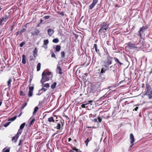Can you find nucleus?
I'll use <instances>...</instances> for the list:
<instances>
[{
  "mask_svg": "<svg viewBox=\"0 0 152 152\" xmlns=\"http://www.w3.org/2000/svg\"><path fill=\"white\" fill-rule=\"evenodd\" d=\"M64 116H65L66 118L67 119H69V118L68 116L67 115H64Z\"/></svg>",
  "mask_w": 152,
  "mask_h": 152,
  "instance_id": "obj_58",
  "label": "nucleus"
},
{
  "mask_svg": "<svg viewBox=\"0 0 152 152\" xmlns=\"http://www.w3.org/2000/svg\"><path fill=\"white\" fill-rule=\"evenodd\" d=\"M41 90L44 91H45L46 90V89H45V88H42L41 89Z\"/></svg>",
  "mask_w": 152,
  "mask_h": 152,
  "instance_id": "obj_57",
  "label": "nucleus"
},
{
  "mask_svg": "<svg viewBox=\"0 0 152 152\" xmlns=\"http://www.w3.org/2000/svg\"><path fill=\"white\" fill-rule=\"evenodd\" d=\"M138 109V107H136L135 108H134V110H134L135 111H137V109Z\"/></svg>",
  "mask_w": 152,
  "mask_h": 152,
  "instance_id": "obj_54",
  "label": "nucleus"
},
{
  "mask_svg": "<svg viewBox=\"0 0 152 152\" xmlns=\"http://www.w3.org/2000/svg\"><path fill=\"white\" fill-rule=\"evenodd\" d=\"M109 24L107 22H104L100 25V28L98 32L99 35H101L102 33H105L109 29Z\"/></svg>",
  "mask_w": 152,
  "mask_h": 152,
  "instance_id": "obj_2",
  "label": "nucleus"
},
{
  "mask_svg": "<svg viewBox=\"0 0 152 152\" xmlns=\"http://www.w3.org/2000/svg\"><path fill=\"white\" fill-rule=\"evenodd\" d=\"M55 49L56 52H58L60 50L61 46L59 45H57Z\"/></svg>",
  "mask_w": 152,
  "mask_h": 152,
  "instance_id": "obj_24",
  "label": "nucleus"
},
{
  "mask_svg": "<svg viewBox=\"0 0 152 152\" xmlns=\"http://www.w3.org/2000/svg\"><path fill=\"white\" fill-rule=\"evenodd\" d=\"M94 6L95 5L92 3V4L89 6V9L90 10L92 9Z\"/></svg>",
  "mask_w": 152,
  "mask_h": 152,
  "instance_id": "obj_42",
  "label": "nucleus"
},
{
  "mask_svg": "<svg viewBox=\"0 0 152 152\" xmlns=\"http://www.w3.org/2000/svg\"><path fill=\"white\" fill-rule=\"evenodd\" d=\"M16 34L17 35H18L19 34H20L19 33V31L17 32L16 33Z\"/></svg>",
  "mask_w": 152,
  "mask_h": 152,
  "instance_id": "obj_62",
  "label": "nucleus"
},
{
  "mask_svg": "<svg viewBox=\"0 0 152 152\" xmlns=\"http://www.w3.org/2000/svg\"><path fill=\"white\" fill-rule=\"evenodd\" d=\"M53 77V74L51 72H43L42 74V78L41 82L42 84L45 81H48Z\"/></svg>",
  "mask_w": 152,
  "mask_h": 152,
  "instance_id": "obj_1",
  "label": "nucleus"
},
{
  "mask_svg": "<svg viewBox=\"0 0 152 152\" xmlns=\"http://www.w3.org/2000/svg\"><path fill=\"white\" fill-rule=\"evenodd\" d=\"M130 143L132 144L131 146L132 147L134 145V144L133 143L134 141V136L132 133H131L130 134Z\"/></svg>",
  "mask_w": 152,
  "mask_h": 152,
  "instance_id": "obj_9",
  "label": "nucleus"
},
{
  "mask_svg": "<svg viewBox=\"0 0 152 152\" xmlns=\"http://www.w3.org/2000/svg\"><path fill=\"white\" fill-rule=\"evenodd\" d=\"M51 56L52 57L55 58V55L54 54V53H53L52 54H51Z\"/></svg>",
  "mask_w": 152,
  "mask_h": 152,
  "instance_id": "obj_52",
  "label": "nucleus"
},
{
  "mask_svg": "<svg viewBox=\"0 0 152 152\" xmlns=\"http://www.w3.org/2000/svg\"><path fill=\"white\" fill-rule=\"evenodd\" d=\"M109 70V68H106L105 67H103L101 70V73H105L106 71Z\"/></svg>",
  "mask_w": 152,
  "mask_h": 152,
  "instance_id": "obj_21",
  "label": "nucleus"
},
{
  "mask_svg": "<svg viewBox=\"0 0 152 152\" xmlns=\"http://www.w3.org/2000/svg\"><path fill=\"white\" fill-rule=\"evenodd\" d=\"M11 123V122H7V123H6L4 125V126L5 127H7V126H8L9 124H10V123Z\"/></svg>",
  "mask_w": 152,
  "mask_h": 152,
  "instance_id": "obj_45",
  "label": "nucleus"
},
{
  "mask_svg": "<svg viewBox=\"0 0 152 152\" xmlns=\"http://www.w3.org/2000/svg\"><path fill=\"white\" fill-rule=\"evenodd\" d=\"M10 148H7V147H6L4 148L2 150L3 152H10Z\"/></svg>",
  "mask_w": 152,
  "mask_h": 152,
  "instance_id": "obj_20",
  "label": "nucleus"
},
{
  "mask_svg": "<svg viewBox=\"0 0 152 152\" xmlns=\"http://www.w3.org/2000/svg\"><path fill=\"white\" fill-rule=\"evenodd\" d=\"M43 85V86L44 87H46L47 88H48L49 87V84L48 83H46L45 84H43L42 83Z\"/></svg>",
  "mask_w": 152,
  "mask_h": 152,
  "instance_id": "obj_39",
  "label": "nucleus"
},
{
  "mask_svg": "<svg viewBox=\"0 0 152 152\" xmlns=\"http://www.w3.org/2000/svg\"><path fill=\"white\" fill-rule=\"evenodd\" d=\"M9 18V15H6L5 17H2L0 18V25H2V22H6Z\"/></svg>",
  "mask_w": 152,
  "mask_h": 152,
  "instance_id": "obj_7",
  "label": "nucleus"
},
{
  "mask_svg": "<svg viewBox=\"0 0 152 152\" xmlns=\"http://www.w3.org/2000/svg\"><path fill=\"white\" fill-rule=\"evenodd\" d=\"M14 24H13L11 26V27H10L11 31H12L13 30V28H14Z\"/></svg>",
  "mask_w": 152,
  "mask_h": 152,
  "instance_id": "obj_50",
  "label": "nucleus"
},
{
  "mask_svg": "<svg viewBox=\"0 0 152 152\" xmlns=\"http://www.w3.org/2000/svg\"><path fill=\"white\" fill-rule=\"evenodd\" d=\"M72 148L73 150H75L76 148L74 146Z\"/></svg>",
  "mask_w": 152,
  "mask_h": 152,
  "instance_id": "obj_56",
  "label": "nucleus"
},
{
  "mask_svg": "<svg viewBox=\"0 0 152 152\" xmlns=\"http://www.w3.org/2000/svg\"><path fill=\"white\" fill-rule=\"evenodd\" d=\"M94 48H95L96 52L97 53H99V50L97 49V45L96 44H95L94 45Z\"/></svg>",
  "mask_w": 152,
  "mask_h": 152,
  "instance_id": "obj_23",
  "label": "nucleus"
},
{
  "mask_svg": "<svg viewBox=\"0 0 152 152\" xmlns=\"http://www.w3.org/2000/svg\"><path fill=\"white\" fill-rule=\"evenodd\" d=\"M126 45H127L129 48L130 49L135 48H138L136 46V45L130 42H129L126 43Z\"/></svg>",
  "mask_w": 152,
  "mask_h": 152,
  "instance_id": "obj_8",
  "label": "nucleus"
},
{
  "mask_svg": "<svg viewBox=\"0 0 152 152\" xmlns=\"http://www.w3.org/2000/svg\"><path fill=\"white\" fill-rule=\"evenodd\" d=\"M12 80L11 79H10L7 82V86L9 87L11 86L10 84Z\"/></svg>",
  "mask_w": 152,
  "mask_h": 152,
  "instance_id": "obj_35",
  "label": "nucleus"
},
{
  "mask_svg": "<svg viewBox=\"0 0 152 152\" xmlns=\"http://www.w3.org/2000/svg\"><path fill=\"white\" fill-rule=\"evenodd\" d=\"M43 22V20L42 19H41L40 20V22L39 23L40 24V23H42Z\"/></svg>",
  "mask_w": 152,
  "mask_h": 152,
  "instance_id": "obj_59",
  "label": "nucleus"
},
{
  "mask_svg": "<svg viewBox=\"0 0 152 152\" xmlns=\"http://www.w3.org/2000/svg\"><path fill=\"white\" fill-rule=\"evenodd\" d=\"M146 92H148V91H151V88L150 86L149 85V84L147 83L146 84Z\"/></svg>",
  "mask_w": 152,
  "mask_h": 152,
  "instance_id": "obj_13",
  "label": "nucleus"
},
{
  "mask_svg": "<svg viewBox=\"0 0 152 152\" xmlns=\"http://www.w3.org/2000/svg\"><path fill=\"white\" fill-rule=\"evenodd\" d=\"M71 140H72V139H71V138H68V141L69 142H70Z\"/></svg>",
  "mask_w": 152,
  "mask_h": 152,
  "instance_id": "obj_61",
  "label": "nucleus"
},
{
  "mask_svg": "<svg viewBox=\"0 0 152 152\" xmlns=\"http://www.w3.org/2000/svg\"><path fill=\"white\" fill-rule=\"evenodd\" d=\"M48 121L50 123L55 122V120L53 118V117L52 116L49 118H48Z\"/></svg>",
  "mask_w": 152,
  "mask_h": 152,
  "instance_id": "obj_18",
  "label": "nucleus"
},
{
  "mask_svg": "<svg viewBox=\"0 0 152 152\" xmlns=\"http://www.w3.org/2000/svg\"><path fill=\"white\" fill-rule=\"evenodd\" d=\"M98 121L99 123H101L102 121V119L100 117H98Z\"/></svg>",
  "mask_w": 152,
  "mask_h": 152,
  "instance_id": "obj_48",
  "label": "nucleus"
},
{
  "mask_svg": "<svg viewBox=\"0 0 152 152\" xmlns=\"http://www.w3.org/2000/svg\"><path fill=\"white\" fill-rule=\"evenodd\" d=\"M49 43V41L48 39H46L44 40V45H47Z\"/></svg>",
  "mask_w": 152,
  "mask_h": 152,
  "instance_id": "obj_34",
  "label": "nucleus"
},
{
  "mask_svg": "<svg viewBox=\"0 0 152 152\" xmlns=\"http://www.w3.org/2000/svg\"><path fill=\"white\" fill-rule=\"evenodd\" d=\"M20 130V129L19 130L18 132H17V134L16 135L17 136V138H18L19 135L21 134V132L19 131Z\"/></svg>",
  "mask_w": 152,
  "mask_h": 152,
  "instance_id": "obj_38",
  "label": "nucleus"
},
{
  "mask_svg": "<svg viewBox=\"0 0 152 152\" xmlns=\"http://www.w3.org/2000/svg\"><path fill=\"white\" fill-rule=\"evenodd\" d=\"M113 58L110 56L107 57L106 59L103 61V66L105 68H109L110 65L112 63Z\"/></svg>",
  "mask_w": 152,
  "mask_h": 152,
  "instance_id": "obj_3",
  "label": "nucleus"
},
{
  "mask_svg": "<svg viewBox=\"0 0 152 152\" xmlns=\"http://www.w3.org/2000/svg\"><path fill=\"white\" fill-rule=\"evenodd\" d=\"M50 18V16L49 15L46 16L44 17V18L45 20H46L49 19Z\"/></svg>",
  "mask_w": 152,
  "mask_h": 152,
  "instance_id": "obj_46",
  "label": "nucleus"
},
{
  "mask_svg": "<svg viewBox=\"0 0 152 152\" xmlns=\"http://www.w3.org/2000/svg\"><path fill=\"white\" fill-rule=\"evenodd\" d=\"M59 14L62 15V16H64V13L63 12H61L59 13Z\"/></svg>",
  "mask_w": 152,
  "mask_h": 152,
  "instance_id": "obj_51",
  "label": "nucleus"
},
{
  "mask_svg": "<svg viewBox=\"0 0 152 152\" xmlns=\"http://www.w3.org/2000/svg\"><path fill=\"white\" fill-rule=\"evenodd\" d=\"M98 1V0H93L92 4L95 6L96 4L97 3Z\"/></svg>",
  "mask_w": 152,
  "mask_h": 152,
  "instance_id": "obj_41",
  "label": "nucleus"
},
{
  "mask_svg": "<svg viewBox=\"0 0 152 152\" xmlns=\"http://www.w3.org/2000/svg\"><path fill=\"white\" fill-rule=\"evenodd\" d=\"M41 68V64L39 63L38 64L37 66V71H38Z\"/></svg>",
  "mask_w": 152,
  "mask_h": 152,
  "instance_id": "obj_27",
  "label": "nucleus"
},
{
  "mask_svg": "<svg viewBox=\"0 0 152 152\" xmlns=\"http://www.w3.org/2000/svg\"><path fill=\"white\" fill-rule=\"evenodd\" d=\"M61 57L62 58H64L65 56V53L64 51L61 52Z\"/></svg>",
  "mask_w": 152,
  "mask_h": 152,
  "instance_id": "obj_36",
  "label": "nucleus"
},
{
  "mask_svg": "<svg viewBox=\"0 0 152 152\" xmlns=\"http://www.w3.org/2000/svg\"><path fill=\"white\" fill-rule=\"evenodd\" d=\"M76 152L79 151L78 149L76 148L75 150Z\"/></svg>",
  "mask_w": 152,
  "mask_h": 152,
  "instance_id": "obj_64",
  "label": "nucleus"
},
{
  "mask_svg": "<svg viewBox=\"0 0 152 152\" xmlns=\"http://www.w3.org/2000/svg\"><path fill=\"white\" fill-rule=\"evenodd\" d=\"M28 24V23H26L25 24V27L26 28H27V25Z\"/></svg>",
  "mask_w": 152,
  "mask_h": 152,
  "instance_id": "obj_60",
  "label": "nucleus"
},
{
  "mask_svg": "<svg viewBox=\"0 0 152 152\" xmlns=\"http://www.w3.org/2000/svg\"><path fill=\"white\" fill-rule=\"evenodd\" d=\"M18 138H17V136L16 135L15 136L13 137L12 138V141H13L15 140V141H16Z\"/></svg>",
  "mask_w": 152,
  "mask_h": 152,
  "instance_id": "obj_31",
  "label": "nucleus"
},
{
  "mask_svg": "<svg viewBox=\"0 0 152 152\" xmlns=\"http://www.w3.org/2000/svg\"><path fill=\"white\" fill-rule=\"evenodd\" d=\"M30 60H34L35 59H33V56H30Z\"/></svg>",
  "mask_w": 152,
  "mask_h": 152,
  "instance_id": "obj_55",
  "label": "nucleus"
},
{
  "mask_svg": "<svg viewBox=\"0 0 152 152\" xmlns=\"http://www.w3.org/2000/svg\"><path fill=\"white\" fill-rule=\"evenodd\" d=\"M62 70L60 66H57V72H58V73L62 75Z\"/></svg>",
  "mask_w": 152,
  "mask_h": 152,
  "instance_id": "obj_16",
  "label": "nucleus"
},
{
  "mask_svg": "<svg viewBox=\"0 0 152 152\" xmlns=\"http://www.w3.org/2000/svg\"><path fill=\"white\" fill-rule=\"evenodd\" d=\"M26 31V29L25 28H23L22 29L20 30L19 31V33L20 34H21L22 33L25 32Z\"/></svg>",
  "mask_w": 152,
  "mask_h": 152,
  "instance_id": "obj_32",
  "label": "nucleus"
},
{
  "mask_svg": "<svg viewBox=\"0 0 152 152\" xmlns=\"http://www.w3.org/2000/svg\"><path fill=\"white\" fill-rule=\"evenodd\" d=\"M93 101L92 100H90L88 101V103L86 104H83L81 105V107L83 108H87L88 107L87 106H86V104H90V103H92Z\"/></svg>",
  "mask_w": 152,
  "mask_h": 152,
  "instance_id": "obj_14",
  "label": "nucleus"
},
{
  "mask_svg": "<svg viewBox=\"0 0 152 152\" xmlns=\"http://www.w3.org/2000/svg\"><path fill=\"white\" fill-rule=\"evenodd\" d=\"M25 42H21L20 44V47H23L25 44Z\"/></svg>",
  "mask_w": 152,
  "mask_h": 152,
  "instance_id": "obj_43",
  "label": "nucleus"
},
{
  "mask_svg": "<svg viewBox=\"0 0 152 152\" xmlns=\"http://www.w3.org/2000/svg\"><path fill=\"white\" fill-rule=\"evenodd\" d=\"M92 138L91 137H90V138L88 137L85 140V142L86 144V145L87 146H88V142H89V141H91L92 140Z\"/></svg>",
  "mask_w": 152,
  "mask_h": 152,
  "instance_id": "obj_19",
  "label": "nucleus"
},
{
  "mask_svg": "<svg viewBox=\"0 0 152 152\" xmlns=\"http://www.w3.org/2000/svg\"><path fill=\"white\" fill-rule=\"evenodd\" d=\"M54 31L50 28H49L48 30V33L50 36H51L54 33Z\"/></svg>",
  "mask_w": 152,
  "mask_h": 152,
  "instance_id": "obj_12",
  "label": "nucleus"
},
{
  "mask_svg": "<svg viewBox=\"0 0 152 152\" xmlns=\"http://www.w3.org/2000/svg\"><path fill=\"white\" fill-rule=\"evenodd\" d=\"M114 60L116 62H118V64H119L120 65H122V63H121L119 60L116 58L114 57L113 58Z\"/></svg>",
  "mask_w": 152,
  "mask_h": 152,
  "instance_id": "obj_25",
  "label": "nucleus"
},
{
  "mask_svg": "<svg viewBox=\"0 0 152 152\" xmlns=\"http://www.w3.org/2000/svg\"><path fill=\"white\" fill-rule=\"evenodd\" d=\"M147 28H146V26H143L142 27L140 28L139 30L138 31V34L141 37L142 34L143 32Z\"/></svg>",
  "mask_w": 152,
  "mask_h": 152,
  "instance_id": "obj_10",
  "label": "nucleus"
},
{
  "mask_svg": "<svg viewBox=\"0 0 152 152\" xmlns=\"http://www.w3.org/2000/svg\"><path fill=\"white\" fill-rule=\"evenodd\" d=\"M39 32L40 31L39 30L35 29L33 31L31 32V35L33 36L38 35Z\"/></svg>",
  "mask_w": 152,
  "mask_h": 152,
  "instance_id": "obj_11",
  "label": "nucleus"
},
{
  "mask_svg": "<svg viewBox=\"0 0 152 152\" xmlns=\"http://www.w3.org/2000/svg\"><path fill=\"white\" fill-rule=\"evenodd\" d=\"M38 109H39V108L38 107H37V106H36V107H35L34 108V111L33 112V114L34 115L35 114V113L37 112L38 111Z\"/></svg>",
  "mask_w": 152,
  "mask_h": 152,
  "instance_id": "obj_33",
  "label": "nucleus"
},
{
  "mask_svg": "<svg viewBox=\"0 0 152 152\" xmlns=\"http://www.w3.org/2000/svg\"><path fill=\"white\" fill-rule=\"evenodd\" d=\"M91 103H90V104H86V106H87L88 107H87V108H88V109H89V108H91V107H90V106H91V105H92V104H91Z\"/></svg>",
  "mask_w": 152,
  "mask_h": 152,
  "instance_id": "obj_47",
  "label": "nucleus"
},
{
  "mask_svg": "<svg viewBox=\"0 0 152 152\" xmlns=\"http://www.w3.org/2000/svg\"><path fill=\"white\" fill-rule=\"evenodd\" d=\"M99 149V148H96V149H95V150L94 151V152H97L98 151V150Z\"/></svg>",
  "mask_w": 152,
  "mask_h": 152,
  "instance_id": "obj_53",
  "label": "nucleus"
},
{
  "mask_svg": "<svg viewBox=\"0 0 152 152\" xmlns=\"http://www.w3.org/2000/svg\"><path fill=\"white\" fill-rule=\"evenodd\" d=\"M22 113L21 112L18 116V117H20L22 115Z\"/></svg>",
  "mask_w": 152,
  "mask_h": 152,
  "instance_id": "obj_63",
  "label": "nucleus"
},
{
  "mask_svg": "<svg viewBox=\"0 0 152 152\" xmlns=\"http://www.w3.org/2000/svg\"><path fill=\"white\" fill-rule=\"evenodd\" d=\"M109 74L110 75H114L115 72L116 71V70L115 66L112 65L110 66V68H109Z\"/></svg>",
  "mask_w": 152,
  "mask_h": 152,
  "instance_id": "obj_4",
  "label": "nucleus"
},
{
  "mask_svg": "<svg viewBox=\"0 0 152 152\" xmlns=\"http://www.w3.org/2000/svg\"><path fill=\"white\" fill-rule=\"evenodd\" d=\"M25 123H23V124H22L20 126V129L22 130V129H23L25 126Z\"/></svg>",
  "mask_w": 152,
  "mask_h": 152,
  "instance_id": "obj_26",
  "label": "nucleus"
},
{
  "mask_svg": "<svg viewBox=\"0 0 152 152\" xmlns=\"http://www.w3.org/2000/svg\"><path fill=\"white\" fill-rule=\"evenodd\" d=\"M146 95H148L149 99H151L152 98V90L150 91H148V92H146Z\"/></svg>",
  "mask_w": 152,
  "mask_h": 152,
  "instance_id": "obj_15",
  "label": "nucleus"
},
{
  "mask_svg": "<svg viewBox=\"0 0 152 152\" xmlns=\"http://www.w3.org/2000/svg\"><path fill=\"white\" fill-rule=\"evenodd\" d=\"M17 116H15L12 118H10L8 119V121H14L17 118Z\"/></svg>",
  "mask_w": 152,
  "mask_h": 152,
  "instance_id": "obj_29",
  "label": "nucleus"
},
{
  "mask_svg": "<svg viewBox=\"0 0 152 152\" xmlns=\"http://www.w3.org/2000/svg\"><path fill=\"white\" fill-rule=\"evenodd\" d=\"M35 121V118H34L31 121L30 124V125L31 126V125H32L33 124V123H34Z\"/></svg>",
  "mask_w": 152,
  "mask_h": 152,
  "instance_id": "obj_37",
  "label": "nucleus"
},
{
  "mask_svg": "<svg viewBox=\"0 0 152 152\" xmlns=\"http://www.w3.org/2000/svg\"><path fill=\"white\" fill-rule=\"evenodd\" d=\"M37 48H35L34 50L33 51V55L34 58V59H35L36 57L37 56Z\"/></svg>",
  "mask_w": 152,
  "mask_h": 152,
  "instance_id": "obj_22",
  "label": "nucleus"
},
{
  "mask_svg": "<svg viewBox=\"0 0 152 152\" xmlns=\"http://www.w3.org/2000/svg\"><path fill=\"white\" fill-rule=\"evenodd\" d=\"M29 91L28 94V96L29 97H31L33 95V92L34 89V86H29L28 87Z\"/></svg>",
  "mask_w": 152,
  "mask_h": 152,
  "instance_id": "obj_6",
  "label": "nucleus"
},
{
  "mask_svg": "<svg viewBox=\"0 0 152 152\" xmlns=\"http://www.w3.org/2000/svg\"><path fill=\"white\" fill-rule=\"evenodd\" d=\"M20 95H21V96H25V93L22 91H20Z\"/></svg>",
  "mask_w": 152,
  "mask_h": 152,
  "instance_id": "obj_40",
  "label": "nucleus"
},
{
  "mask_svg": "<svg viewBox=\"0 0 152 152\" xmlns=\"http://www.w3.org/2000/svg\"><path fill=\"white\" fill-rule=\"evenodd\" d=\"M23 143V141H22L21 140H20L18 144V145H20L21 144H22Z\"/></svg>",
  "mask_w": 152,
  "mask_h": 152,
  "instance_id": "obj_49",
  "label": "nucleus"
},
{
  "mask_svg": "<svg viewBox=\"0 0 152 152\" xmlns=\"http://www.w3.org/2000/svg\"><path fill=\"white\" fill-rule=\"evenodd\" d=\"M58 121V120H56V121L55 122V123H57V126L54 127V128L60 130L63 127V122L61 120L59 123H58L57 122Z\"/></svg>",
  "mask_w": 152,
  "mask_h": 152,
  "instance_id": "obj_5",
  "label": "nucleus"
},
{
  "mask_svg": "<svg viewBox=\"0 0 152 152\" xmlns=\"http://www.w3.org/2000/svg\"><path fill=\"white\" fill-rule=\"evenodd\" d=\"M27 103L26 102H25L23 106L21 108V109L22 110L27 105Z\"/></svg>",
  "mask_w": 152,
  "mask_h": 152,
  "instance_id": "obj_44",
  "label": "nucleus"
},
{
  "mask_svg": "<svg viewBox=\"0 0 152 152\" xmlns=\"http://www.w3.org/2000/svg\"><path fill=\"white\" fill-rule=\"evenodd\" d=\"M26 58L25 56L24 55H23L22 56V62L24 64H25L26 63Z\"/></svg>",
  "mask_w": 152,
  "mask_h": 152,
  "instance_id": "obj_17",
  "label": "nucleus"
},
{
  "mask_svg": "<svg viewBox=\"0 0 152 152\" xmlns=\"http://www.w3.org/2000/svg\"><path fill=\"white\" fill-rule=\"evenodd\" d=\"M59 41V39L58 38L54 39L53 40V42L54 43H57Z\"/></svg>",
  "mask_w": 152,
  "mask_h": 152,
  "instance_id": "obj_30",
  "label": "nucleus"
},
{
  "mask_svg": "<svg viewBox=\"0 0 152 152\" xmlns=\"http://www.w3.org/2000/svg\"><path fill=\"white\" fill-rule=\"evenodd\" d=\"M56 84L57 83L56 82H54L53 84L51 86V88L52 89H54L55 88Z\"/></svg>",
  "mask_w": 152,
  "mask_h": 152,
  "instance_id": "obj_28",
  "label": "nucleus"
}]
</instances>
